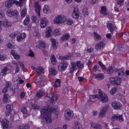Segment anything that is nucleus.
Listing matches in <instances>:
<instances>
[{"instance_id":"nucleus-27","label":"nucleus","mask_w":129,"mask_h":129,"mask_svg":"<svg viewBox=\"0 0 129 129\" xmlns=\"http://www.w3.org/2000/svg\"><path fill=\"white\" fill-rule=\"evenodd\" d=\"M49 71L51 75L52 76H54L57 73V72L55 70V68L53 67H51L49 69Z\"/></svg>"},{"instance_id":"nucleus-51","label":"nucleus","mask_w":129,"mask_h":129,"mask_svg":"<svg viewBox=\"0 0 129 129\" xmlns=\"http://www.w3.org/2000/svg\"><path fill=\"white\" fill-rule=\"evenodd\" d=\"M34 35L37 37H39L40 36V34L39 33L38 30H34L33 33Z\"/></svg>"},{"instance_id":"nucleus-25","label":"nucleus","mask_w":129,"mask_h":129,"mask_svg":"<svg viewBox=\"0 0 129 129\" xmlns=\"http://www.w3.org/2000/svg\"><path fill=\"white\" fill-rule=\"evenodd\" d=\"M94 76L95 79L99 80L103 79L104 77V75L101 73L95 74Z\"/></svg>"},{"instance_id":"nucleus-15","label":"nucleus","mask_w":129,"mask_h":129,"mask_svg":"<svg viewBox=\"0 0 129 129\" xmlns=\"http://www.w3.org/2000/svg\"><path fill=\"white\" fill-rule=\"evenodd\" d=\"M34 5L35 7V11L38 16H40V6L38 4V2H35L34 3Z\"/></svg>"},{"instance_id":"nucleus-34","label":"nucleus","mask_w":129,"mask_h":129,"mask_svg":"<svg viewBox=\"0 0 129 129\" xmlns=\"http://www.w3.org/2000/svg\"><path fill=\"white\" fill-rule=\"evenodd\" d=\"M29 17L28 15H27L26 18L24 20L23 24L25 26L27 25L29 23Z\"/></svg>"},{"instance_id":"nucleus-43","label":"nucleus","mask_w":129,"mask_h":129,"mask_svg":"<svg viewBox=\"0 0 129 129\" xmlns=\"http://www.w3.org/2000/svg\"><path fill=\"white\" fill-rule=\"evenodd\" d=\"M117 88L116 87L112 88L110 91V93L112 95L114 94L117 90Z\"/></svg>"},{"instance_id":"nucleus-16","label":"nucleus","mask_w":129,"mask_h":129,"mask_svg":"<svg viewBox=\"0 0 129 129\" xmlns=\"http://www.w3.org/2000/svg\"><path fill=\"white\" fill-rule=\"evenodd\" d=\"M79 10L77 8H74L73 10V12L72 13L73 17L76 19L78 18L79 17Z\"/></svg>"},{"instance_id":"nucleus-17","label":"nucleus","mask_w":129,"mask_h":129,"mask_svg":"<svg viewBox=\"0 0 129 129\" xmlns=\"http://www.w3.org/2000/svg\"><path fill=\"white\" fill-rule=\"evenodd\" d=\"M90 125L91 127L95 129H102V126L100 124L91 122H90Z\"/></svg>"},{"instance_id":"nucleus-30","label":"nucleus","mask_w":129,"mask_h":129,"mask_svg":"<svg viewBox=\"0 0 129 129\" xmlns=\"http://www.w3.org/2000/svg\"><path fill=\"white\" fill-rule=\"evenodd\" d=\"M76 66H77L78 69H81L84 67V64L83 63L81 62L80 61H78L75 63Z\"/></svg>"},{"instance_id":"nucleus-26","label":"nucleus","mask_w":129,"mask_h":129,"mask_svg":"<svg viewBox=\"0 0 129 129\" xmlns=\"http://www.w3.org/2000/svg\"><path fill=\"white\" fill-rule=\"evenodd\" d=\"M13 5L12 0H7L5 4V6L7 8L11 7Z\"/></svg>"},{"instance_id":"nucleus-50","label":"nucleus","mask_w":129,"mask_h":129,"mask_svg":"<svg viewBox=\"0 0 129 129\" xmlns=\"http://www.w3.org/2000/svg\"><path fill=\"white\" fill-rule=\"evenodd\" d=\"M32 108L34 109H39V106L36 104H34L32 106Z\"/></svg>"},{"instance_id":"nucleus-6","label":"nucleus","mask_w":129,"mask_h":129,"mask_svg":"<svg viewBox=\"0 0 129 129\" xmlns=\"http://www.w3.org/2000/svg\"><path fill=\"white\" fill-rule=\"evenodd\" d=\"M66 20V18L65 17L59 15L55 17L54 22V23L58 24L64 22Z\"/></svg>"},{"instance_id":"nucleus-18","label":"nucleus","mask_w":129,"mask_h":129,"mask_svg":"<svg viewBox=\"0 0 129 129\" xmlns=\"http://www.w3.org/2000/svg\"><path fill=\"white\" fill-rule=\"evenodd\" d=\"M107 27L108 28L111 33L112 34L113 30L114 28V26L113 25L112 22L109 21L107 23Z\"/></svg>"},{"instance_id":"nucleus-11","label":"nucleus","mask_w":129,"mask_h":129,"mask_svg":"<svg viewBox=\"0 0 129 129\" xmlns=\"http://www.w3.org/2000/svg\"><path fill=\"white\" fill-rule=\"evenodd\" d=\"M109 107V105H107L104 107L101 108L99 114V116L100 117H102L104 116Z\"/></svg>"},{"instance_id":"nucleus-12","label":"nucleus","mask_w":129,"mask_h":129,"mask_svg":"<svg viewBox=\"0 0 129 129\" xmlns=\"http://www.w3.org/2000/svg\"><path fill=\"white\" fill-rule=\"evenodd\" d=\"M48 23V20L45 18H41L40 22V25L42 28H45Z\"/></svg>"},{"instance_id":"nucleus-53","label":"nucleus","mask_w":129,"mask_h":129,"mask_svg":"<svg viewBox=\"0 0 129 129\" xmlns=\"http://www.w3.org/2000/svg\"><path fill=\"white\" fill-rule=\"evenodd\" d=\"M13 57L15 59L17 60H18L20 58V55L19 54L17 53H16Z\"/></svg>"},{"instance_id":"nucleus-32","label":"nucleus","mask_w":129,"mask_h":129,"mask_svg":"<svg viewBox=\"0 0 129 129\" xmlns=\"http://www.w3.org/2000/svg\"><path fill=\"white\" fill-rule=\"evenodd\" d=\"M50 59L52 64L54 65H55L56 63V61L55 57L54 54H52L51 55Z\"/></svg>"},{"instance_id":"nucleus-42","label":"nucleus","mask_w":129,"mask_h":129,"mask_svg":"<svg viewBox=\"0 0 129 129\" xmlns=\"http://www.w3.org/2000/svg\"><path fill=\"white\" fill-rule=\"evenodd\" d=\"M32 20L33 22L37 23L38 21V20L36 15H34L32 17Z\"/></svg>"},{"instance_id":"nucleus-55","label":"nucleus","mask_w":129,"mask_h":129,"mask_svg":"<svg viewBox=\"0 0 129 129\" xmlns=\"http://www.w3.org/2000/svg\"><path fill=\"white\" fill-rule=\"evenodd\" d=\"M73 23V21L71 19H68L67 21V23L69 25H71Z\"/></svg>"},{"instance_id":"nucleus-36","label":"nucleus","mask_w":129,"mask_h":129,"mask_svg":"<svg viewBox=\"0 0 129 129\" xmlns=\"http://www.w3.org/2000/svg\"><path fill=\"white\" fill-rule=\"evenodd\" d=\"M44 12L46 13H48L50 12V10L47 5H45L43 9Z\"/></svg>"},{"instance_id":"nucleus-20","label":"nucleus","mask_w":129,"mask_h":129,"mask_svg":"<svg viewBox=\"0 0 129 129\" xmlns=\"http://www.w3.org/2000/svg\"><path fill=\"white\" fill-rule=\"evenodd\" d=\"M70 37L69 33L65 34L62 37H60V41L61 42L65 41L68 40Z\"/></svg>"},{"instance_id":"nucleus-45","label":"nucleus","mask_w":129,"mask_h":129,"mask_svg":"<svg viewBox=\"0 0 129 129\" xmlns=\"http://www.w3.org/2000/svg\"><path fill=\"white\" fill-rule=\"evenodd\" d=\"M122 38L124 40L127 41L129 39V35H127V34L124 33V34L123 35V37H122Z\"/></svg>"},{"instance_id":"nucleus-64","label":"nucleus","mask_w":129,"mask_h":129,"mask_svg":"<svg viewBox=\"0 0 129 129\" xmlns=\"http://www.w3.org/2000/svg\"><path fill=\"white\" fill-rule=\"evenodd\" d=\"M5 14L3 11L0 12V18H3L4 17Z\"/></svg>"},{"instance_id":"nucleus-54","label":"nucleus","mask_w":129,"mask_h":129,"mask_svg":"<svg viewBox=\"0 0 129 129\" xmlns=\"http://www.w3.org/2000/svg\"><path fill=\"white\" fill-rule=\"evenodd\" d=\"M8 94H5L4 96L3 100L4 102H6L8 100V97L7 96Z\"/></svg>"},{"instance_id":"nucleus-14","label":"nucleus","mask_w":129,"mask_h":129,"mask_svg":"<svg viewBox=\"0 0 129 129\" xmlns=\"http://www.w3.org/2000/svg\"><path fill=\"white\" fill-rule=\"evenodd\" d=\"M111 105L115 109H120L122 105L121 103L118 102L114 101L111 103Z\"/></svg>"},{"instance_id":"nucleus-1","label":"nucleus","mask_w":129,"mask_h":129,"mask_svg":"<svg viewBox=\"0 0 129 129\" xmlns=\"http://www.w3.org/2000/svg\"><path fill=\"white\" fill-rule=\"evenodd\" d=\"M41 111L43 118L47 123H50L52 122L51 116L52 113H55L56 115L59 113L58 108L56 106L42 107L41 109Z\"/></svg>"},{"instance_id":"nucleus-2","label":"nucleus","mask_w":129,"mask_h":129,"mask_svg":"<svg viewBox=\"0 0 129 129\" xmlns=\"http://www.w3.org/2000/svg\"><path fill=\"white\" fill-rule=\"evenodd\" d=\"M89 97L91 99H95L98 98V99L102 102L105 103L108 101V99L107 95L104 93L101 90H99L98 95H90Z\"/></svg>"},{"instance_id":"nucleus-33","label":"nucleus","mask_w":129,"mask_h":129,"mask_svg":"<svg viewBox=\"0 0 129 129\" xmlns=\"http://www.w3.org/2000/svg\"><path fill=\"white\" fill-rule=\"evenodd\" d=\"M115 69V68L111 66L107 70L106 72L107 73L111 74L113 73V71H114Z\"/></svg>"},{"instance_id":"nucleus-63","label":"nucleus","mask_w":129,"mask_h":129,"mask_svg":"<svg viewBox=\"0 0 129 129\" xmlns=\"http://www.w3.org/2000/svg\"><path fill=\"white\" fill-rule=\"evenodd\" d=\"M5 57L3 55H0V60L1 61H3L5 60Z\"/></svg>"},{"instance_id":"nucleus-49","label":"nucleus","mask_w":129,"mask_h":129,"mask_svg":"<svg viewBox=\"0 0 129 129\" xmlns=\"http://www.w3.org/2000/svg\"><path fill=\"white\" fill-rule=\"evenodd\" d=\"M39 47L40 48H45V43L42 42H41L40 44V45L39 46Z\"/></svg>"},{"instance_id":"nucleus-9","label":"nucleus","mask_w":129,"mask_h":129,"mask_svg":"<svg viewBox=\"0 0 129 129\" xmlns=\"http://www.w3.org/2000/svg\"><path fill=\"white\" fill-rule=\"evenodd\" d=\"M105 42L102 40L98 42L95 46V49L97 50H100L102 49L105 46Z\"/></svg>"},{"instance_id":"nucleus-37","label":"nucleus","mask_w":129,"mask_h":129,"mask_svg":"<svg viewBox=\"0 0 129 129\" xmlns=\"http://www.w3.org/2000/svg\"><path fill=\"white\" fill-rule=\"evenodd\" d=\"M61 81L59 79H57L55 81V83L54 85V86L56 87H58L60 86V82Z\"/></svg>"},{"instance_id":"nucleus-8","label":"nucleus","mask_w":129,"mask_h":129,"mask_svg":"<svg viewBox=\"0 0 129 129\" xmlns=\"http://www.w3.org/2000/svg\"><path fill=\"white\" fill-rule=\"evenodd\" d=\"M68 63L65 61H61L59 64L58 69L60 72L63 71L67 68Z\"/></svg>"},{"instance_id":"nucleus-7","label":"nucleus","mask_w":129,"mask_h":129,"mask_svg":"<svg viewBox=\"0 0 129 129\" xmlns=\"http://www.w3.org/2000/svg\"><path fill=\"white\" fill-rule=\"evenodd\" d=\"M49 98L50 102L51 104L54 103L55 102L57 101V96L54 92L48 94L46 98Z\"/></svg>"},{"instance_id":"nucleus-28","label":"nucleus","mask_w":129,"mask_h":129,"mask_svg":"<svg viewBox=\"0 0 129 129\" xmlns=\"http://www.w3.org/2000/svg\"><path fill=\"white\" fill-rule=\"evenodd\" d=\"M50 40L52 43V45L53 48L54 49H55L57 48V43L55 39L51 38L50 39Z\"/></svg>"},{"instance_id":"nucleus-22","label":"nucleus","mask_w":129,"mask_h":129,"mask_svg":"<svg viewBox=\"0 0 129 129\" xmlns=\"http://www.w3.org/2000/svg\"><path fill=\"white\" fill-rule=\"evenodd\" d=\"M46 29L45 37L46 38H48L50 36L51 33L52 31V28L51 27H48L46 28Z\"/></svg>"},{"instance_id":"nucleus-23","label":"nucleus","mask_w":129,"mask_h":129,"mask_svg":"<svg viewBox=\"0 0 129 129\" xmlns=\"http://www.w3.org/2000/svg\"><path fill=\"white\" fill-rule=\"evenodd\" d=\"M37 79L38 78H37L35 80V81L37 84V85L40 87L43 86L44 85V84L43 80H42L38 81L39 79Z\"/></svg>"},{"instance_id":"nucleus-3","label":"nucleus","mask_w":129,"mask_h":129,"mask_svg":"<svg viewBox=\"0 0 129 129\" xmlns=\"http://www.w3.org/2000/svg\"><path fill=\"white\" fill-rule=\"evenodd\" d=\"M109 82L110 84L119 85L121 83V80L118 77H111L109 78Z\"/></svg>"},{"instance_id":"nucleus-62","label":"nucleus","mask_w":129,"mask_h":129,"mask_svg":"<svg viewBox=\"0 0 129 129\" xmlns=\"http://www.w3.org/2000/svg\"><path fill=\"white\" fill-rule=\"evenodd\" d=\"M16 69L15 72L16 73H17L19 71V69L18 67V64H16Z\"/></svg>"},{"instance_id":"nucleus-39","label":"nucleus","mask_w":129,"mask_h":129,"mask_svg":"<svg viewBox=\"0 0 129 129\" xmlns=\"http://www.w3.org/2000/svg\"><path fill=\"white\" fill-rule=\"evenodd\" d=\"M102 13L105 15H106V8L105 6H102L101 8Z\"/></svg>"},{"instance_id":"nucleus-4","label":"nucleus","mask_w":129,"mask_h":129,"mask_svg":"<svg viewBox=\"0 0 129 129\" xmlns=\"http://www.w3.org/2000/svg\"><path fill=\"white\" fill-rule=\"evenodd\" d=\"M73 111L69 109L66 110L64 114V116L66 119L70 120L74 116Z\"/></svg>"},{"instance_id":"nucleus-19","label":"nucleus","mask_w":129,"mask_h":129,"mask_svg":"<svg viewBox=\"0 0 129 129\" xmlns=\"http://www.w3.org/2000/svg\"><path fill=\"white\" fill-rule=\"evenodd\" d=\"M6 115H9L11 114V112L12 110V108L11 107V105L7 104L6 106Z\"/></svg>"},{"instance_id":"nucleus-21","label":"nucleus","mask_w":129,"mask_h":129,"mask_svg":"<svg viewBox=\"0 0 129 129\" xmlns=\"http://www.w3.org/2000/svg\"><path fill=\"white\" fill-rule=\"evenodd\" d=\"M71 67L70 69V72L71 74L73 73L74 71L76 69V66L75 62H72L71 63Z\"/></svg>"},{"instance_id":"nucleus-5","label":"nucleus","mask_w":129,"mask_h":129,"mask_svg":"<svg viewBox=\"0 0 129 129\" xmlns=\"http://www.w3.org/2000/svg\"><path fill=\"white\" fill-rule=\"evenodd\" d=\"M6 14L8 16L15 18H18L19 16L18 12L16 10L12 11L11 10H9L7 11Z\"/></svg>"},{"instance_id":"nucleus-57","label":"nucleus","mask_w":129,"mask_h":129,"mask_svg":"<svg viewBox=\"0 0 129 129\" xmlns=\"http://www.w3.org/2000/svg\"><path fill=\"white\" fill-rule=\"evenodd\" d=\"M11 85V83L10 82H7L6 83V87L7 88L10 87Z\"/></svg>"},{"instance_id":"nucleus-41","label":"nucleus","mask_w":129,"mask_h":129,"mask_svg":"<svg viewBox=\"0 0 129 129\" xmlns=\"http://www.w3.org/2000/svg\"><path fill=\"white\" fill-rule=\"evenodd\" d=\"M21 111L24 115H26L27 113V111L26 108L25 107L23 106L22 107Z\"/></svg>"},{"instance_id":"nucleus-31","label":"nucleus","mask_w":129,"mask_h":129,"mask_svg":"<svg viewBox=\"0 0 129 129\" xmlns=\"http://www.w3.org/2000/svg\"><path fill=\"white\" fill-rule=\"evenodd\" d=\"M94 38L95 40L98 41L101 39V36L95 32H93Z\"/></svg>"},{"instance_id":"nucleus-60","label":"nucleus","mask_w":129,"mask_h":129,"mask_svg":"<svg viewBox=\"0 0 129 129\" xmlns=\"http://www.w3.org/2000/svg\"><path fill=\"white\" fill-rule=\"evenodd\" d=\"M99 68V66L98 65H96L94 66V67H93V71L95 72Z\"/></svg>"},{"instance_id":"nucleus-24","label":"nucleus","mask_w":129,"mask_h":129,"mask_svg":"<svg viewBox=\"0 0 129 129\" xmlns=\"http://www.w3.org/2000/svg\"><path fill=\"white\" fill-rule=\"evenodd\" d=\"M25 37V33H22L17 37V41L18 42H20L22 39H24Z\"/></svg>"},{"instance_id":"nucleus-10","label":"nucleus","mask_w":129,"mask_h":129,"mask_svg":"<svg viewBox=\"0 0 129 129\" xmlns=\"http://www.w3.org/2000/svg\"><path fill=\"white\" fill-rule=\"evenodd\" d=\"M12 69V67L11 65H8L3 68L0 73L1 75L5 76L7 74V71L10 70Z\"/></svg>"},{"instance_id":"nucleus-44","label":"nucleus","mask_w":129,"mask_h":129,"mask_svg":"<svg viewBox=\"0 0 129 129\" xmlns=\"http://www.w3.org/2000/svg\"><path fill=\"white\" fill-rule=\"evenodd\" d=\"M117 1V5H120L119 6V7L120 6H122L123 4L124 0H116Z\"/></svg>"},{"instance_id":"nucleus-59","label":"nucleus","mask_w":129,"mask_h":129,"mask_svg":"<svg viewBox=\"0 0 129 129\" xmlns=\"http://www.w3.org/2000/svg\"><path fill=\"white\" fill-rule=\"evenodd\" d=\"M25 0H19V6L20 7H22L23 5V3Z\"/></svg>"},{"instance_id":"nucleus-56","label":"nucleus","mask_w":129,"mask_h":129,"mask_svg":"<svg viewBox=\"0 0 129 129\" xmlns=\"http://www.w3.org/2000/svg\"><path fill=\"white\" fill-rule=\"evenodd\" d=\"M98 63L99 65L103 69H104L105 68V67L103 64L102 62L100 61H98Z\"/></svg>"},{"instance_id":"nucleus-52","label":"nucleus","mask_w":129,"mask_h":129,"mask_svg":"<svg viewBox=\"0 0 129 129\" xmlns=\"http://www.w3.org/2000/svg\"><path fill=\"white\" fill-rule=\"evenodd\" d=\"M26 10L25 9L23 10L21 13V17H24L26 15Z\"/></svg>"},{"instance_id":"nucleus-46","label":"nucleus","mask_w":129,"mask_h":129,"mask_svg":"<svg viewBox=\"0 0 129 129\" xmlns=\"http://www.w3.org/2000/svg\"><path fill=\"white\" fill-rule=\"evenodd\" d=\"M118 117V114L115 115L113 114L111 117V119L113 121L117 120V118Z\"/></svg>"},{"instance_id":"nucleus-35","label":"nucleus","mask_w":129,"mask_h":129,"mask_svg":"<svg viewBox=\"0 0 129 129\" xmlns=\"http://www.w3.org/2000/svg\"><path fill=\"white\" fill-rule=\"evenodd\" d=\"M2 26L5 27H8L11 25V23L8 21H4L2 22Z\"/></svg>"},{"instance_id":"nucleus-61","label":"nucleus","mask_w":129,"mask_h":129,"mask_svg":"<svg viewBox=\"0 0 129 129\" xmlns=\"http://www.w3.org/2000/svg\"><path fill=\"white\" fill-rule=\"evenodd\" d=\"M13 5L15 4L19 6V2L16 0H12Z\"/></svg>"},{"instance_id":"nucleus-40","label":"nucleus","mask_w":129,"mask_h":129,"mask_svg":"<svg viewBox=\"0 0 129 129\" xmlns=\"http://www.w3.org/2000/svg\"><path fill=\"white\" fill-rule=\"evenodd\" d=\"M3 125H8L9 124L8 121L6 119H3L2 122Z\"/></svg>"},{"instance_id":"nucleus-29","label":"nucleus","mask_w":129,"mask_h":129,"mask_svg":"<svg viewBox=\"0 0 129 129\" xmlns=\"http://www.w3.org/2000/svg\"><path fill=\"white\" fill-rule=\"evenodd\" d=\"M44 92L42 89L38 90L37 93V96L38 98H40L44 95Z\"/></svg>"},{"instance_id":"nucleus-47","label":"nucleus","mask_w":129,"mask_h":129,"mask_svg":"<svg viewBox=\"0 0 129 129\" xmlns=\"http://www.w3.org/2000/svg\"><path fill=\"white\" fill-rule=\"evenodd\" d=\"M87 8L86 7L84 8L82 11L83 14L84 15H88V12L87 11Z\"/></svg>"},{"instance_id":"nucleus-13","label":"nucleus","mask_w":129,"mask_h":129,"mask_svg":"<svg viewBox=\"0 0 129 129\" xmlns=\"http://www.w3.org/2000/svg\"><path fill=\"white\" fill-rule=\"evenodd\" d=\"M124 69L123 68H121L120 69L117 70V69H114V71L116 75H117L119 77L122 76L124 74Z\"/></svg>"},{"instance_id":"nucleus-38","label":"nucleus","mask_w":129,"mask_h":129,"mask_svg":"<svg viewBox=\"0 0 129 129\" xmlns=\"http://www.w3.org/2000/svg\"><path fill=\"white\" fill-rule=\"evenodd\" d=\"M44 71V69L42 68H39L36 69V72L38 74H42Z\"/></svg>"},{"instance_id":"nucleus-48","label":"nucleus","mask_w":129,"mask_h":129,"mask_svg":"<svg viewBox=\"0 0 129 129\" xmlns=\"http://www.w3.org/2000/svg\"><path fill=\"white\" fill-rule=\"evenodd\" d=\"M122 116V115H119L118 114L117 120H119L120 122H122L123 121L124 119Z\"/></svg>"},{"instance_id":"nucleus-58","label":"nucleus","mask_w":129,"mask_h":129,"mask_svg":"<svg viewBox=\"0 0 129 129\" xmlns=\"http://www.w3.org/2000/svg\"><path fill=\"white\" fill-rule=\"evenodd\" d=\"M71 54L70 53H68L65 56L66 59H69L71 57Z\"/></svg>"}]
</instances>
